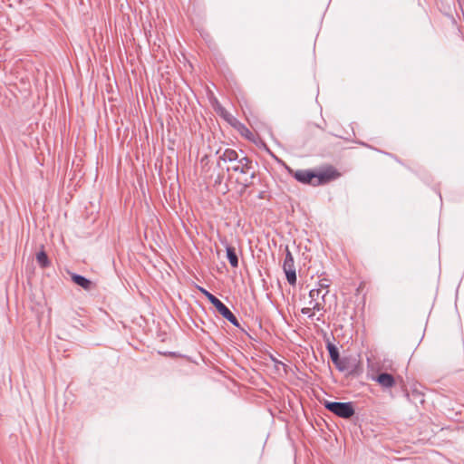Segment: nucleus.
<instances>
[{
	"instance_id": "f257e3e1",
	"label": "nucleus",
	"mask_w": 464,
	"mask_h": 464,
	"mask_svg": "<svg viewBox=\"0 0 464 464\" xmlns=\"http://www.w3.org/2000/svg\"><path fill=\"white\" fill-rule=\"evenodd\" d=\"M287 173L292 176L297 182L304 185H311L313 187L322 186L337 179L340 172L332 165H327L319 169H293L291 167L285 165Z\"/></svg>"
},
{
	"instance_id": "f03ea898",
	"label": "nucleus",
	"mask_w": 464,
	"mask_h": 464,
	"mask_svg": "<svg viewBox=\"0 0 464 464\" xmlns=\"http://www.w3.org/2000/svg\"><path fill=\"white\" fill-rule=\"evenodd\" d=\"M322 404L327 411L342 419H349L355 413L353 401L341 402L324 400Z\"/></svg>"
},
{
	"instance_id": "7ed1b4c3",
	"label": "nucleus",
	"mask_w": 464,
	"mask_h": 464,
	"mask_svg": "<svg viewBox=\"0 0 464 464\" xmlns=\"http://www.w3.org/2000/svg\"><path fill=\"white\" fill-rule=\"evenodd\" d=\"M216 102L218 104L216 111L219 113V115L232 127L237 130L243 137L248 140H252L253 133L250 131V130L244 123L240 122L237 118L230 114L224 107H222L217 99Z\"/></svg>"
},
{
	"instance_id": "20e7f679",
	"label": "nucleus",
	"mask_w": 464,
	"mask_h": 464,
	"mask_svg": "<svg viewBox=\"0 0 464 464\" xmlns=\"http://www.w3.org/2000/svg\"><path fill=\"white\" fill-rule=\"evenodd\" d=\"M285 256L283 263V270L285 274V278L289 285H295L296 284V271L295 267L294 256L289 250L288 246H285Z\"/></svg>"
},
{
	"instance_id": "39448f33",
	"label": "nucleus",
	"mask_w": 464,
	"mask_h": 464,
	"mask_svg": "<svg viewBox=\"0 0 464 464\" xmlns=\"http://www.w3.org/2000/svg\"><path fill=\"white\" fill-rule=\"evenodd\" d=\"M370 379L377 382L383 390L391 389L396 384V379L392 374L381 370L372 373Z\"/></svg>"
},
{
	"instance_id": "423d86ee",
	"label": "nucleus",
	"mask_w": 464,
	"mask_h": 464,
	"mask_svg": "<svg viewBox=\"0 0 464 464\" xmlns=\"http://www.w3.org/2000/svg\"><path fill=\"white\" fill-rule=\"evenodd\" d=\"M237 162L239 164V173L249 174L251 179L256 178L255 166L257 165L256 162L254 163V161L246 156L239 158Z\"/></svg>"
},
{
	"instance_id": "0eeeda50",
	"label": "nucleus",
	"mask_w": 464,
	"mask_h": 464,
	"mask_svg": "<svg viewBox=\"0 0 464 464\" xmlns=\"http://www.w3.org/2000/svg\"><path fill=\"white\" fill-rule=\"evenodd\" d=\"M328 293V291L325 292L321 297L322 303L318 302L317 299L319 298V295L321 294V289L314 288L309 291V297L310 302L309 304L312 305V309L314 312H319L324 311V304L325 303V295Z\"/></svg>"
},
{
	"instance_id": "6e6552de",
	"label": "nucleus",
	"mask_w": 464,
	"mask_h": 464,
	"mask_svg": "<svg viewBox=\"0 0 464 464\" xmlns=\"http://www.w3.org/2000/svg\"><path fill=\"white\" fill-rule=\"evenodd\" d=\"M68 274L70 276L71 281L73 284L86 291H90L95 286V284L91 279L87 278L84 276H82L74 272H69Z\"/></svg>"
},
{
	"instance_id": "1a4fd4ad",
	"label": "nucleus",
	"mask_w": 464,
	"mask_h": 464,
	"mask_svg": "<svg viewBox=\"0 0 464 464\" xmlns=\"http://www.w3.org/2000/svg\"><path fill=\"white\" fill-rule=\"evenodd\" d=\"M324 340L331 361L335 362L338 359L341 358L338 347L334 343H332L330 337L327 336L326 334H324Z\"/></svg>"
},
{
	"instance_id": "9d476101",
	"label": "nucleus",
	"mask_w": 464,
	"mask_h": 464,
	"mask_svg": "<svg viewBox=\"0 0 464 464\" xmlns=\"http://www.w3.org/2000/svg\"><path fill=\"white\" fill-rule=\"evenodd\" d=\"M225 248L227 253V258L230 266L234 268L238 266V256L236 248L227 243H225Z\"/></svg>"
},
{
	"instance_id": "9b49d317",
	"label": "nucleus",
	"mask_w": 464,
	"mask_h": 464,
	"mask_svg": "<svg viewBox=\"0 0 464 464\" xmlns=\"http://www.w3.org/2000/svg\"><path fill=\"white\" fill-rule=\"evenodd\" d=\"M403 395L414 404H422L424 402L423 393L417 389H413L411 393L405 390L403 391Z\"/></svg>"
},
{
	"instance_id": "f8f14e48",
	"label": "nucleus",
	"mask_w": 464,
	"mask_h": 464,
	"mask_svg": "<svg viewBox=\"0 0 464 464\" xmlns=\"http://www.w3.org/2000/svg\"><path fill=\"white\" fill-rule=\"evenodd\" d=\"M36 262L42 268H46L51 265V261L48 257L47 253L44 251L43 246L42 249L36 254Z\"/></svg>"
},
{
	"instance_id": "ddd939ff",
	"label": "nucleus",
	"mask_w": 464,
	"mask_h": 464,
	"mask_svg": "<svg viewBox=\"0 0 464 464\" xmlns=\"http://www.w3.org/2000/svg\"><path fill=\"white\" fill-rule=\"evenodd\" d=\"M339 372H347L350 369V360L346 357L338 359L335 362H333Z\"/></svg>"
},
{
	"instance_id": "4468645a",
	"label": "nucleus",
	"mask_w": 464,
	"mask_h": 464,
	"mask_svg": "<svg viewBox=\"0 0 464 464\" xmlns=\"http://www.w3.org/2000/svg\"><path fill=\"white\" fill-rule=\"evenodd\" d=\"M224 157L228 162L237 161L239 159L238 153L233 149H226L224 150Z\"/></svg>"
},
{
	"instance_id": "2eb2a0df",
	"label": "nucleus",
	"mask_w": 464,
	"mask_h": 464,
	"mask_svg": "<svg viewBox=\"0 0 464 464\" xmlns=\"http://www.w3.org/2000/svg\"><path fill=\"white\" fill-rule=\"evenodd\" d=\"M217 310V312L220 314L227 307V305L221 302L218 297H216L211 303H210Z\"/></svg>"
},
{
	"instance_id": "dca6fc26",
	"label": "nucleus",
	"mask_w": 464,
	"mask_h": 464,
	"mask_svg": "<svg viewBox=\"0 0 464 464\" xmlns=\"http://www.w3.org/2000/svg\"><path fill=\"white\" fill-rule=\"evenodd\" d=\"M217 310V312L220 314L227 307V305L221 302L218 297H216L211 303H210Z\"/></svg>"
},
{
	"instance_id": "f3484780",
	"label": "nucleus",
	"mask_w": 464,
	"mask_h": 464,
	"mask_svg": "<svg viewBox=\"0 0 464 464\" xmlns=\"http://www.w3.org/2000/svg\"><path fill=\"white\" fill-rule=\"evenodd\" d=\"M217 310V312L220 314L227 307V305L221 302L218 297H216L211 303H210Z\"/></svg>"
},
{
	"instance_id": "a211bd4d",
	"label": "nucleus",
	"mask_w": 464,
	"mask_h": 464,
	"mask_svg": "<svg viewBox=\"0 0 464 464\" xmlns=\"http://www.w3.org/2000/svg\"><path fill=\"white\" fill-rule=\"evenodd\" d=\"M197 288L208 299L209 303H211L217 297L203 286L197 285Z\"/></svg>"
},
{
	"instance_id": "6ab92c4d",
	"label": "nucleus",
	"mask_w": 464,
	"mask_h": 464,
	"mask_svg": "<svg viewBox=\"0 0 464 464\" xmlns=\"http://www.w3.org/2000/svg\"><path fill=\"white\" fill-rule=\"evenodd\" d=\"M227 321L233 324L235 327L238 328L241 332L243 333H246V330L244 328L241 327V324L239 323V320L237 319V317L234 314H231V315L227 318Z\"/></svg>"
},
{
	"instance_id": "aec40b11",
	"label": "nucleus",
	"mask_w": 464,
	"mask_h": 464,
	"mask_svg": "<svg viewBox=\"0 0 464 464\" xmlns=\"http://www.w3.org/2000/svg\"><path fill=\"white\" fill-rule=\"evenodd\" d=\"M347 372L349 375H352V376L359 375V372H360L359 366L357 364L350 363V369L347 371Z\"/></svg>"
},
{
	"instance_id": "412c9836",
	"label": "nucleus",
	"mask_w": 464,
	"mask_h": 464,
	"mask_svg": "<svg viewBox=\"0 0 464 464\" xmlns=\"http://www.w3.org/2000/svg\"><path fill=\"white\" fill-rule=\"evenodd\" d=\"M301 313L307 315L310 319H314V312L313 311L312 307H304L301 309Z\"/></svg>"
},
{
	"instance_id": "4be33fe9",
	"label": "nucleus",
	"mask_w": 464,
	"mask_h": 464,
	"mask_svg": "<svg viewBox=\"0 0 464 464\" xmlns=\"http://www.w3.org/2000/svg\"><path fill=\"white\" fill-rule=\"evenodd\" d=\"M231 314H233V313H232V312H231V310L227 306V307H226V309H225V310L220 314V315H221L224 319L227 320V318L231 315Z\"/></svg>"
},
{
	"instance_id": "5701e85b",
	"label": "nucleus",
	"mask_w": 464,
	"mask_h": 464,
	"mask_svg": "<svg viewBox=\"0 0 464 464\" xmlns=\"http://www.w3.org/2000/svg\"><path fill=\"white\" fill-rule=\"evenodd\" d=\"M239 164L237 163V165L233 166V167H227L226 168V171L227 172H229V171H234V172H239Z\"/></svg>"
},
{
	"instance_id": "b1692460",
	"label": "nucleus",
	"mask_w": 464,
	"mask_h": 464,
	"mask_svg": "<svg viewBox=\"0 0 464 464\" xmlns=\"http://www.w3.org/2000/svg\"><path fill=\"white\" fill-rule=\"evenodd\" d=\"M223 179H224V175L218 174L215 179V185H220L223 181Z\"/></svg>"
},
{
	"instance_id": "393cba45",
	"label": "nucleus",
	"mask_w": 464,
	"mask_h": 464,
	"mask_svg": "<svg viewBox=\"0 0 464 464\" xmlns=\"http://www.w3.org/2000/svg\"><path fill=\"white\" fill-rule=\"evenodd\" d=\"M320 288H327L329 286V284L327 283L326 279L320 280L319 282Z\"/></svg>"
},
{
	"instance_id": "a878e982",
	"label": "nucleus",
	"mask_w": 464,
	"mask_h": 464,
	"mask_svg": "<svg viewBox=\"0 0 464 464\" xmlns=\"http://www.w3.org/2000/svg\"><path fill=\"white\" fill-rule=\"evenodd\" d=\"M218 160L219 161H224V162H228L227 160H225L224 152L221 155H219Z\"/></svg>"
},
{
	"instance_id": "bb28decb",
	"label": "nucleus",
	"mask_w": 464,
	"mask_h": 464,
	"mask_svg": "<svg viewBox=\"0 0 464 464\" xmlns=\"http://www.w3.org/2000/svg\"><path fill=\"white\" fill-rule=\"evenodd\" d=\"M207 160H208V156H204V157L201 159V163L207 162Z\"/></svg>"
},
{
	"instance_id": "cd10ccee",
	"label": "nucleus",
	"mask_w": 464,
	"mask_h": 464,
	"mask_svg": "<svg viewBox=\"0 0 464 464\" xmlns=\"http://www.w3.org/2000/svg\"><path fill=\"white\" fill-rule=\"evenodd\" d=\"M250 184H251V182H248V181H247V179H246V184H245V186H246V187H248V186H250Z\"/></svg>"
},
{
	"instance_id": "c85d7f7f",
	"label": "nucleus",
	"mask_w": 464,
	"mask_h": 464,
	"mask_svg": "<svg viewBox=\"0 0 464 464\" xmlns=\"http://www.w3.org/2000/svg\"><path fill=\"white\" fill-rule=\"evenodd\" d=\"M220 162H221V161L218 160L217 166H218V168H220V167H221Z\"/></svg>"
},
{
	"instance_id": "c756f323",
	"label": "nucleus",
	"mask_w": 464,
	"mask_h": 464,
	"mask_svg": "<svg viewBox=\"0 0 464 464\" xmlns=\"http://www.w3.org/2000/svg\"><path fill=\"white\" fill-rule=\"evenodd\" d=\"M273 360L276 362V363H282L281 362H278V361H276L275 359H273Z\"/></svg>"
}]
</instances>
